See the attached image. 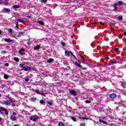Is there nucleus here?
Returning <instances> with one entry per match:
<instances>
[{
    "label": "nucleus",
    "mask_w": 126,
    "mask_h": 126,
    "mask_svg": "<svg viewBox=\"0 0 126 126\" xmlns=\"http://www.w3.org/2000/svg\"><path fill=\"white\" fill-rule=\"evenodd\" d=\"M2 1H3L2 0H0V4L2 3Z\"/></svg>",
    "instance_id": "nucleus-51"
},
{
    "label": "nucleus",
    "mask_w": 126,
    "mask_h": 126,
    "mask_svg": "<svg viewBox=\"0 0 126 126\" xmlns=\"http://www.w3.org/2000/svg\"><path fill=\"white\" fill-rule=\"evenodd\" d=\"M69 52L71 53V55L72 56H73V57H74V58H76V57H75V56H74V55H73V53H72V52H71V51H69Z\"/></svg>",
    "instance_id": "nucleus-40"
},
{
    "label": "nucleus",
    "mask_w": 126,
    "mask_h": 126,
    "mask_svg": "<svg viewBox=\"0 0 126 126\" xmlns=\"http://www.w3.org/2000/svg\"><path fill=\"white\" fill-rule=\"evenodd\" d=\"M8 32H9V33H10V34H12L13 33H12V29H8Z\"/></svg>",
    "instance_id": "nucleus-27"
},
{
    "label": "nucleus",
    "mask_w": 126,
    "mask_h": 126,
    "mask_svg": "<svg viewBox=\"0 0 126 126\" xmlns=\"http://www.w3.org/2000/svg\"><path fill=\"white\" fill-rule=\"evenodd\" d=\"M2 12L4 13H6V12H10V9H9L8 8H4L3 9Z\"/></svg>",
    "instance_id": "nucleus-9"
},
{
    "label": "nucleus",
    "mask_w": 126,
    "mask_h": 126,
    "mask_svg": "<svg viewBox=\"0 0 126 126\" xmlns=\"http://www.w3.org/2000/svg\"><path fill=\"white\" fill-rule=\"evenodd\" d=\"M54 59L50 58L49 59L48 61H47V63H53V62H54Z\"/></svg>",
    "instance_id": "nucleus-16"
},
{
    "label": "nucleus",
    "mask_w": 126,
    "mask_h": 126,
    "mask_svg": "<svg viewBox=\"0 0 126 126\" xmlns=\"http://www.w3.org/2000/svg\"><path fill=\"white\" fill-rule=\"evenodd\" d=\"M111 29L112 30H115V29H113V28H111Z\"/></svg>",
    "instance_id": "nucleus-56"
},
{
    "label": "nucleus",
    "mask_w": 126,
    "mask_h": 126,
    "mask_svg": "<svg viewBox=\"0 0 126 126\" xmlns=\"http://www.w3.org/2000/svg\"><path fill=\"white\" fill-rule=\"evenodd\" d=\"M116 63H117V61H115L109 63L108 64L109 65H113V64H116Z\"/></svg>",
    "instance_id": "nucleus-11"
},
{
    "label": "nucleus",
    "mask_w": 126,
    "mask_h": 126,
    "mask_svg": "<svg viewBox=\"0 0 126 126\" xmlns=\"http://www.w3.org/2000/svg\"><path fill=\"white\" fill-rule=\"evenodd\" d=\"M122 87L125 88L126 87V83H122Z\"/></svg>",
    "instance_id": "nucleus-29"
},
{
    "label": "nucleus",
    "mask_w": 126,
    "mask_h": 126,
    "mask_svg": "<svg viewBox=\"0 0 126 126\" xmlns=\"http://www.w3.org/2000/svg\"><path fill=\"white\" fill-rule=\"evenodd\" d=\"M40 104H42V105H45V101H44V100H41L40 101Z\"/></svg>",
    "instance_id": "nucleus-26"
},
{
    "label": "nucleus",
    "mask_w": 126,
    "mask_h": 126,
    "mask_svg": "<svg viewBox=\"0 0 126 126\" xmlns=\"http://www.w3.org/2000/svg\"><path fill=\"white\" fill-rule=\"evenodd\" d=\"M41 2L45 3V2H47V0H41Z\"/></svg>",
    "instance_id": "nucleus-37"
},
{
    "label": "nucleus",
    "mask_w": 126,
    "mask_h": 126,
    "mask_svg": "<svg viewBox=\"0 0 126 126\" xmlns=\"http://www.w3.org/2000/svg\"><path fill=\"white\" fill-rule=\"evenodd\" d=\"M124 35H125V36H126V32L124 33Z\"/></svg>",
    "instance_id": "nucleus-58"
},
{
    "label": "nucleus",
    "mask_w": 126,
    "mask_h": 126,
    "mask_svg": "<svg viewBox=\"0 0 126 126\" xmlns=\"http://www.w3.org/2000/svg\"><path fill=\"white\" fill-rule=\"evenodd\" d=\"M40 95H42V96H44L45 97V96H46V95H45V94L43 93H40Z\"/></svg>",
    "instance_id": "nucleus-41"
},
{
    "label": "nucleus",
    "mask_w": 126,
    "mask_h": 126,
    "mask_svg": "<svg viewBox=\"0 0 126 126\" xmlns=\"http://www.w3.org/2000/svg\"><path fill=\"white\" fill-rule=\"evenodd\" d=\"M11 101H12V102H11V103H12L11 106L12 107H14L15 106H16V103H15L16 101H14V100H12V99H11Z\"/></svg>",
    "instance_id": "nucleus-12"
},
{
    "label": "nucleus",
    "mask_w": 126,
    "mask_h": 126,
    "mask_svg": "<svg viewBox=\"0 0 126 126\" xmlns=\"http://www.w3.org/2000/svg\"><path fill=\"white\" fill-rule=\"evenodd\" d=\"M122 4H123V2H122L121 1H119L117 4V5H122Z\"/></svg>",
    "instance_id": "nucleus-24"
},
{
    "label": "nucleus",
    "mask_w": 126,
    "mask_h": 126,
    "mask_svg": "<svg viewBox=\"0 0 126 126\" xmlns=\"http://www.w3.org/2000/svg\"><path fill=\"white\" fill-rule=\"evenodd\" d=\"M118 19L119 20H123V17L122 16H119Z\"/></svg>",
    "instance_id": "nucleus-35"
},
{
    "label": "nucleus",
    "mask_w": 126,
    "mask_h": 126,
    "mask_svg": "<svg viewBox=\"0 0 126 126\" xmlns=\"http://www.w3.org/2000/svg\"><path fill=\"white\" fill-rule=\"evenodd\" d=\"M105 119H106V118H105V117H103V118H102V120H105Z\"/></svg>",
    "instance_id": "nucleus-55"
},
{
    "label": "nucleus",
    "mask_w": 126,
    "mask_h": 126,
    "mask_svg": "<svg viewBox=\"0 0 126 126\" xmlns=\"http://www.w3.org/2000/svg\"><path fill=\"white\" fill-rule=\"evenodd\" d=\"M119 51V48H115V52H118Z\"/></svg>",
    "instance_id": "nucleus-46"
},
{
    "label": "nucleus",
    "mask_w": 126,
    "mask_h": 126,
    "mask_svg": "<svg viewBox=\"0 0 126 126\" xmlns=\"http://www.w3.org/2000/svg\"><path fill=\"white\" fill-rule=\"evenodd\" d=\"M75 64L76 65H77V66H78V67H79L80 68H82V66H81V65H80V64H79L77 63H75Z\"/></svg>",
    "instance_id": "nucleus-14"
},
{
    "label": "nucleus",
    "mask_w": 126,
    "mask_h": 126,
    "mask_svg": "<svg viewBox=\"0 0 126 126\" xmlns=\"http://www.w3.org/2000/svg\"><path fill=\"white\" fill-rule=\"evenodd\" d=\"M1 96V94H0V97Z\"/></svg>",
    "instance_id": "nucleus-61"
},
{
    "label": "nucleus",
    "mask_w": 126,
    "mask_h": 126,
    "mask_svg": "<svg viewBox=\"0 0 126 126\" xmlns=\"http://www.w3.org/2000/svg\"><path fill=\"white\" fill-rule=\"evenodd\" d=\"M38 23H39V24H40V25H45V23L43 21H38Z\"/></svg>",
    "instance_id": "nucleus-15"
},
{
    "label": "nucleus",
    "mask_w": 126,
    "mask_h": 126,
    "mask_svg": "<svg viewBox=\"0 0 126 126\" xmlns=\"http://www.w3.org/2000/svg\"><path fill=\"white\" fill-rule=\"evenodd\" d=\"M102 124H103L104 125H108V123H107V122H105L104 121H103Z\"/></svg>",
    "instance_id": "nucleus-42"
},
{
    "label": "nucleus",
    "mask_w": 126,
    "mask_h": 126,
    "mask_svg": "<svg viewBox=\"0 0 126 126\" xmlns=\"http://www.w3.org/2000/svg\"><path fill=\"white\" fill-rule=\"evenodd\" d=\"M25 49H24V48L21 49L19 51V54L21 55V56H23V55H25Z\"/></svg>",
    "instance_id": "nucleus-5"
},
{
    "label": "nucleus",
    "mask_w": 126,
    "mask_h": 126,
    "mask_svg": "<svg viewBox=\"0 0 126 126\" xmlns=\"http://www.w3.org/2000/svg\"><path fill=\"white\" fill-rule=\"evenodd\" d=\"M117 97V95L115 94H112L110 95V98H111L112 99H115Z\"/></svg>",
    "instance_id": "nucleus-10"
},
{
    "label": "nucleus",
    "mask_w": 126,
    "mask_h": 126,
    "mask_svg": "<svg viewBox=\"0 0 126 126\" xmlns=\"http://www.w3.org/2000/svg\"><path fill=\"white\" fill-rule=\"evenodd\" d=\"M4 41L7 43H11V42H13V40L7 38H4Z\"/></svg>",
    "instance_id": "nucleus-8"
},
{
    "label": "nucleus",
    "mask_w": 126,
    "mask_h": 126,
    "mask_svg": "<svg viewBox=\"0 0 126 126\" xmlns=\"http://www.w3.org/2000/svg\"><path fill=\"white\" fill-rule=\"evenodd\" d=\"M118 5V4L115 3L114 4V9L115 10H118V7H117V6Z\"/></svg>",
    "instance_id": "nucleus-19"
},
{
    "label": "nucleus",
    "mask_w": 126,
    "mask_h": 126,
    "mask_svg": "<svg viewBox=\"0 0 126 126\" xmlns=\"http://www.w3.org/2000/svg\"><path fill=\"white\" fill-rule=\"evenodd\" d=\"M97 23H93L92 24H96Z\"/></svg>",
    "instance_id": "nucleus-57"
},
{
    "label": "nucleus",
    "mask_w": 126,
    "mask_h": 126,
    "mask_svg": "<svg viewBox=\"0 0 126 126\" xmlns=\"http://www.w3.org/2000/svg\"><path fill=\"white\" fill-rule=\"evenodd\" d=\"M31 100L32 101H35V98H31Z\"/></svg>",
    "instance_id": "nucleus-49"
},
{
    "label": "nucleus",
    "mask_w": 126,
    "mask_h": 126,
    "mask_svg": "<svg viewBox=\"0 0 126 126\" xmlns=\"http://www.w3.org/2000/svg\"><path fill=\"white\" fill-rule=\"evenodd\" d=\"M16 28H19V27L18 26V22H16Z\"/></svg>",
    "instance_id": "nucleus-36"
},
{
    "label": "nucleus",
    "mask_w": 126,
    "mask_h": 126,
    "mask_svg": "<svg viewBox=\"0 0 126 126\" xmlns=\"http://www.w3.org/2000/svg\"><path fill=\"white\" fill-rule=\"evenodd\" d=\"M99 23H100V24H101V25H102V26L105 25V24H104V23H102V22H99Z\"/></svg>",
    "instance_id": "nucleus-43"
},
{
    "label": "nucleus",
    "mask_w": 126,
    "mask_h": 126,
    "mask_svg": "<svg viewBox=\"0 0 126 126\" xmlns=\"http://www.w3.org/2000/svg\"><path fill=\"white\" fill-rule=\"evenodd\" d=\"M1 53H2V54H6V51H4V50L2 51Z\"/></svg>",
    "instance_id": "nucleus-39"
},
{
    "label": "nucleus",
    "mask_w": 126,
    "mask_h": 126,
    "mask_svg": "<svg viewBox=\"0 0 126 126\" xmlns=\"http://www.w3.org/2000/svg\"><path fill=\"white\" fill-rule=\"evenodd\" d=\"M80 126H85V124L81 123V125H80Z\"/></svg>",
    "instance_id": "nucleus-44"
},
{
    "label": "nucleus",
    "mask_w": 126,
    "mask_h": 126,
    "mask_svg": "<svg viewBox=\"0 0 126 126\" xmlns=\"http://www.w3.org/2000/svg\"><path fill=\"white\" fill-rule=\"evenodd\" d=\"M81 57L82 58V59H83V60H85V58L84 57H83L82 56H81Z\"/></svg>",
    "instance_id": "nucleus-53"
},
{
    "label": "nucleus",
    "mask_w": 126,
    "mask_h": 126,
    "mask_svg": "<svg viewBox=\"0 0 126 126\" xmlns=\"http://www.w3.org/2000/svg\"><path fill=\"white\" fill-rule=\"evenodd\" d=\"M17 119V117L14 115H12L10 116V120L13 121V122L15 121Z\"/></svg>",
    "instance_id": "nucleus-7"
},
{
    "label": "nucleus",
    "mask_w": 126,
    "mask_h": 126,
    "mask_svg": "<svg viewBox=\"0 0 126 126\" xmlns=\"http://www.w3.org/2000/svg\"><path fill=\"white\" fill-rule=\"evenodd\" d=\"M30 119L32 122H36V121H38V120H39V117L36 115H35L31 116Z\"/></svg>",
    "instance_id": "nucleus-2"
},
{
    "label": "nucleus",
    "mask_w": 126,
    "mask_h": 126,
    "mask_svg": "<svg viewBox=\"0 0 126 126\" xmlns=\"http://www.w3.org/2000/svg\"><path fill=\"white\" fill-rule=\"evenodd\" d=\"M61 44L62 45H63V46H65V43H64V42H62Z\"/></svg>",
    "instance_id": "nucleus-48"
},
{
    "label": "nucleus",
    "mask_w": 126,
    "mask_h": 126,
    "mask_svg": "<svg viewBox=\"0 0 126 126\" xmlns=\"http://www.w3.org/2000/svg\"><path fill=\"white\" fill-rule=\"evenodd\" d=\"M23 70H25V71H28V70H31V67L30 66H24L22 68Z\"/></svg>",
    "instance_id": "nucleus-4"
},
{
    "label": "nucleus",
    "mask_w": 126,
    "mask_h": 126,
    "mask_svg": "<svg viewBox=\"0 0 126 126\" xmlns=\"http://www.w3.org/2000/svg\"><path fill=\"white\" fill-rule=\"evenodd\" d=\"M69 92L71 94V95H73V96H76V93H75V91L73 90H70Z\"/></svg>",
    "instance_id": "nucleus-6"
},
{
    "label": "nucleus",
    "mask_w": 126,
    "mask_h": 126,
    "mask_svg": "<svg viewBox=\"0 0 126 126\" xmlns=\"http://www.w3.org/2000/svg\"><path fill=\"white\" fill-rule=\"evenodd\" d=\"M77 61L79 63H80V61H79V60H77Z\"/></svg>",
    "instance_id": "nucleus-60"
},
{
    "label": "nucleus",
    "mask_w": 126,
    "mask_h": 126,
    "mask_svg": "<svg viewBox=\"0 0 126 126\" xmlns=\"http://www.w3.org/2000/svg\"><path fill=\"white\" fill-rule=\"evenodd\" d=\"M65 55L67 57H69V52L68 51H65Z\"/></svg>",
    "instance_id": "nucleus-17"
},
{
    "label": "nucleus",
    "mask_w": 126,
    "mask_h": 126,
    "mask_svg": "<svg viewBox=\"0 0 126 126\" xmlns=\"http://www.w3.org/2000/svg\"><path fill=\"white\" fill-rule=\"evenodd\" d=\"M1 33H2L1 31H0V35L1 34Z\"/></svg>",
    "instance_id": "nucleus-54"
},
{
    "label": "nucleus",
    "mask_w": 126,
    "mask_h": 126,
    "mask_svg": "<svg viewBox=\"0 0 126 126\" xmlns=\"http://www.w3.org/2000/svg\"><path fill=\"white\" fill-rule=\"evenodd\" d=\"M17 21H19V22H20L21 23H23V22H24L23 20H21L20 19H18Z\"/></svg>",
    "instance_id": "nucleus-21"
},
{
    "label": "nucleus",
    "mask_w": 126,
    "mask_h": 126,
    "mask_svg": "<svg viewBox=\"0 0 126 126\" xmlns=\"http://www.w3.org/2000/svg\"><path fill=\"white\" fill-rule=\"evenodd\" d=\"M81 119L82 120H85V118H84V117L81 118Z\"/></svg>",
    "instance_id": "nucleus-52"
},
{
    "label": "nucleus",
    "mask_w": 126,
    "mask_h": 126,
    "mask_svg": "<svg viewBox=\"0 0 126 126\" xmlns=\"http://www.w3.org/2000/svg\"><path fill=\"white\" fill-rule=\"evenodd\" d=\"M0 115H8L7 110L2 107H0Z\"/></svg>",
    "instance_id": "nucleus-1"
},
{
    "label": "nucleus",
    "mask_w": 126,
    "mask_h": 126,
    "mask_svg": "<svg viewBox=\"0 0 126 126\" xmlns=\"http://www.w3.org/2000/svg\"><path fill=\"white\" fill-rule=\"evenodd\" d=\"M23 65H24V64H23L22 63L20 64V66H21V67H23Z\"/></svg>",
    "instance_id": "nucleus-45"
},
{
    "label": "nucleus",
    "mask_w": 126,
    "mask_h": 126,
    "mask_svg": "<svg viewBox=\"0 0 126 126\" xmlns=\"http://www.w3.org/2000/svg\"><path fill=\"white\" fill-rule=\"evenodd\" d=\"M25 81H26L27 82H28V81H29V78H28V77H25Z\"/></svg>",
    "instance_id": "nucleus-31"
},
{
    "label": "nucleus",
    "mask_w": 126,
    "mask_h": 126,
    "mask_svg": "<svg viewBox=\"0 0 126 126\" xmlns=\"http://www.w3.org/2000/svg\"><path fill=\"white\" fill-rule=\"evenodd\" d=\"M13 8H14L15 9L16 8H19L20 7V6L18 5H14L12 6Z\"/></svg>",
    "instance_id": "nucleus-13"
},
{
    "label": "nucleus",
    "mask_w": 126,
    "mask_h": 126,
    "mask_svg": "<svg viewBox=\"0 0 126 126\" xmlns=\"http://www.w3.org/2000/svg\"><path fill=\"white\" fill-rule=\"evenodd\" d=\"M0 122H1V118H0Z\"/></svg>",
    "instance_id": "nucleus-59"
},
{
    "label": "nucleus",
    "mask_w": 126,
    "mask_h": 126,
    "mask_svg": "<svg viewBox=\"0 0 126 126\" xmlns=\"http://www.w3.org/2000/svg\"><path fill=\"white\" fill-rule=\"evenodd\" d=\"M36 92L37 94H41V92H40V91H39V90H36Z\"/></svg>",
    "instance_id": "nucleus-33"
},
{
    "label": "nucleus",
    "mask_w": 126,
    "mask_h": 126,
    "mask_svg": "<svg viewBox=\"0 0 126 126\" xmlns=\"http://www.w3.org/2000/svg\"><path fill=\"white\" fill-rule=\"evenodd\" d=\"M14 60L15 62H16V63H18V62H19V59L16 57L14 58Z\"/></svg>",
    "instance_id": "nucleus-18"
},
{
    "label": "nucleus",
    "mask_w": 126,
    "mask_h": 126,
    "mask_svg": "<svg viewBox=\"0 0 126 126\" xmlns=\"http://www.w3.org/2000/svg\"><path fill=\"white\" fill-rule=\"evenodd\" d=\"M98 122H99V123H103V122H104V121H103V120H101V119H99V120H98Z\"/></svg>",
    "instance_id": "nucleus-38"
},
{
    "label": "nucleus",
    "mask_w": 126,
    "mask_h": 126,
    "mask_svg": "<svg viewBox=\"0 0 126 126\" xmlns=\"http://www.w3.org/2000/svg\"><path fill=\"white\" fill-rule=\"evenodd\" d=\"M9 65V64H8V63H6L5 64V66H8Z\"/></svg>",
    "instance_id": "nucleus-47"
},
{
    "label": "nucleus",
    "mask_w": 126,
    "mask_h": 126,
    "mask_svg": "<svg viewBox=\"0 0 126 126\" xmlns=\"http://www.w3.org/2000/svg\"><path fill=\"white\" fill-rule=\"evenodd\" d=\"M85 102L86 104H90V103H91V101L88 100H86Z\"/></svg>",
    "instance_id": "nucleus-30"
},
{
    "label": "nucleus",
    "mask_w": 126,
    "mask_h": 126,
    "mask_svg": "<svg viewBox=\"0 0 126 126\" xmlns=\"http://www.w3.org/2000/svg\"><path fill=\"white\" fill-rule=\"evenodd\" d=\"M23 34H24V32H19V37H20V36H21V35H23Z\"/></svg>",
    "instance_id": "nucleus-22"
},
{
    "label": "nucleus",
    "mask_w": 126,
    "mask_h": 126,
    "mask_svg": "<svg viewBox=\"0 0 126 126\" xmlns=\"http://www.w3.org/2000/svg\"><path fill=\"white\" fill-rule=\"evenodd\" d=\"M71 120H72V121H73L74 122H76V118L74 117H72Z\"/></svg>",
    "instance_id": "nucleus-32"
},
{
    "label": "nucleus",
    "mask_w": 126,
    "mask_h": 126,
    "mask_svg": "<svg viewBox=\"0 0 126 126\" xmlns=\"http://www.w3.org/2000/svg\"><path fill=\"white\" fill-rule=\"evenodd\" d=\"M11 99H9L8 100H4L3 103L4 105H7L8 106H9L11 103Z\"/></svg>",
    "instance_id": "nucleus-3"
},
{
    "label": "nucleus",
    "mask_w": 126,
    "mask_h": 126,
    "mask_svg": "<svg viewBox=\"0 0 126 126\" xmlns=\"http://www.w3.org/2000/svg\"><path fill=\"white\" fill-rule=\"evenodd\" d=\"M39 49H40V46L39 45H37L34 48V50H39Z\"/></svg>",
    "instance_id": "nucleus-23"
},
{
    "label": "nucleus",
    "mask_w": 126,
    "mask_h": 126,
    "mask_svg": "<svg viewBox=\"0 0 126 126\" xmlns=\"http://www.w3.org/2000/svg\"><path fill=\"white\" fill-rule=\"evenodd\" d=\"M59 126H64V124L63 122H59Z\"/></svg>",
    "instance_id": "nucleus-20"
},
{
    "label": "nucleus",
    "mask_w": 126,
    "mask_h": 126,
    "mask_svg": "<svg viewBox=\"0 0 126 126\" xmlns=\"http://www.w3.org/2000/svg\"><path fill=\"white\" fill-rule=\"evenodd\" d=\"M4 79H7V78H8V75L7 74L4 75Z\"/></svg>",
    "instance_id": "nucleus-25"
},
{
    "label": "nucleus",
    "mask_w": 126,
    "mask_h": 126,
    "mask_svg": "<svg viewBox=\"0 0 126 126\" xmlns=\"http://www.w3.org/2000/svg\"><path fill=\"white\" fill-rule=\"evenodd\" d=\"M48 105H50V106H52V105H53V102H51L50 101H48Z\"/></svg>",
    "instance_id": "nucleus-34"
},
{
    "label": "nucleus",
    "mask_w": 126,
    "mask_h": 126,
    "mask_svg": "<svg viewBox=\"0 0 126 126\" xmlns=\"http://www.w3.org/2000/svg\"><path fill=\"white\" fill-rule=\"evenodd\" d=\"M13 116H16V113H15V112H13Z\"/></svg>",
    "instance_id": "nucleus-50"
},
{
    "label": "nucleus",
    "mask_w": 126,
    "mask_h": 126,
    "mask_svg": "<svg viewBox=\"0 0 126 126\" xmlns=\"http://www.w3.org/2000/svg\"><path fill=\"white\" fill-rule=\"evenodd\" d=\"M32 42L31 41H30V40H29V41H28V42H27L28 45H31V44H32Z\"/></svg>",
    "instance_id": "nucleus-28"
}]
</instances>
